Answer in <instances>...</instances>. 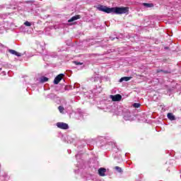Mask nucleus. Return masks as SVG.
<instances>
[{
    "label": "nucleus",
    "mask_w": 181,
    "mask_h": 181,
    "mask_svg": "<svg viewBox=\"0 0 181 181\" xmlns=\"http://www.w3.org/2000/svg\"><path fill=\"white\" fill-rule=\"evenodd\" d=\"M98 11L105 12V13H115L116 15H121L122 13H127L129 8L128 7H112L109 8L107 6L98 5Z\"/></svg>",
    "instance_id": "1"
},
{
    "label": "nucleus",
    "mask_w": 181,
    "mask_h": 181,
    "mask_svg": "<svg viewBox=\"0 0 181 181\" xmlns=\"http://www.w3.org/2000/svg\"><path fill=\"white\" fill-rule=\"evenodd\" d=\"M57 127L61 129H69V124L64 122L57 123Z\"/></svg>",
    "instance_id": "2"
},
{
    "label": "nucleus",
    "mask_w": 181,
    "mask_h": 181,
    "mask_svg": "<svg viewBox=\"0 0 181 181\" xmlns=\"http://www.w3.org/2000/svg\"><path fill=\"white\" fill-rule=\"evenodd\" d=\"M110 98L112 101H121V100H122V96L119 94H117L115 95H111Z\"/></svg>",
    "instance_id": "3"
},
{
    "label": "nucleus",
    "mask_w": 181,
    "mask_h": 181,
    "mask_svg": "<svg viewBox=\"0 0 181 181\" xmlns=\"http://www.w3.org/2000/svg\"><path fill=\"white\" fill-rule=\"evenodd\" d=\"M64 74H60L59 75H58L55 78H54V84H58L60 83V81H62V79L64 77Z\"/></svg>",
    "instance_id": "4"
},
{
    "label": "nucleus",
    "mask_w": 181,
    "mask_h": 181,
    "mask_svg": "<svg viewBox=\"0 0 181 181\" xmlns=\"http://www.w3.org/2000/svg\"><path fill=\"white\" fill-rule=\"evenodd\" d=\"M98 172L100 176H105V173L107 172V169L104 168H100L98 169Z\"/></svg>",
    "instance_id": "5"
},
{
    "label": "nucleus",
    "mask_w": 181,
    "mask_h": 181,
    "mask_svg": "<svg viewBox=\"0 0 181 181\" xmlns=\"http://www.w3.org/2000/svg\"><path fill=\"white\" fill-rule=\"evenodd\" d=\"M9 53H11V54H14L15 56H17L18 57H21V56H22V54H21L20 52H18L13 49H9Z\"/></svg>",
    "instance_id": "6"
},
{
    "label": "nucleus",
    "mask_w": 181,
    "mask_h": 181,
    "mask_svg": "<svg viewBox=\"0 0 181 181\" xmlns=\"http://www.w3.org/2000/svg\"><path fill=\"white\" fill-rule=\"evenodd\" d=\"M132 77H128V76H124L122 77L119 79V83H122V81H129Z\"/></svg>",
    "instance_id": "7"
},
{
    "label": "nucleus",
    "mask_w": 181,
    "mask_h": 181,
    "mask_svg": "<svg viewBox=\"0 0 181 181\" xmlns=\"http://www.w3.org/2000/svg\"><path fill=\"white\" fill-rule=\"evenodd\" d=\"M77 19H80V15L73 16L71 19L68 21V22H74V21H77Z\"/></svg>",
    "instance_id": "8"
},
{
    "label": "nucleus",
    "mask_w": 181,
    "mask_h": 181,
    "mask_svg": "<svg viewBox=\"0 0 181 181\" xmlns=\"http://www.w3.org/2000/svg\"><path fill=\"white\" fill-rule=\"evenodd\" d=\"M167 117L168 119H170V121H175V115H173V113H168Z\"/></svg>",
    "instance_id": "9"
},
{
    "label": "nucleus",
    "mask_w": 181,
    "mask_h": 181,
    "mask_svg": "<svg viewBox=\"0 0 181 181\" xmlns=\"http://www.w3.org/2000/svg\"><path fill=\"white\" fill-rule=\"evenodd\" d=\"M143 5L146 8H153V4L144 3Z\"/></svg>",
    "instance_id": "10"
},
{
    "label": "nucleus",
    "mask_w": 181,
    "mask_h": 181,
    "mask_svg": "<svg viewBox=\"0 0 181 181\" xmlns=\"http://www.w3.org/2000/svg\"><path fill=\"white\" fill-rule=\"evenodd\" d=\"M49 78L47 77H42L41 78V83H46V81H48Z\"/></svg>",
    "instance_id": "11"
},
{
    "label": "nucleus",
    "mask_w": 181,
    "mask_h": 181,
    "mask_svg": "<svg viewBox=\"0 0 181 181\" xmlns=\"http://www.w3.org/2000/svg\"><path fill=\"white\" fill-rule=\"evenodd\" d=\"M133 107H134V108H139L141 107V104H139V103H134L133 105Z\"/></svg>",
    "instance_id": "12"
},
{
    "label": "nucleus",
    "mask_w": 181,
    "mask_h": 181,
    "mask_svg": "<svg viewBox=\"0 0 181 181\" xmlns=\"http://www.w3.org/2000/svg\"><path fill=\"white\" fill-rule=\"evenodd\" d=\"M58 110L60 112H63L64 111V107H63V106H59Z\"/></svg>",
    "instance_id": "13"
},
{
    "label": "nucleus",
    "mask_w": 181,
    "mask_h": 181,
    "mask_svg": "<svg viewBox=\"0 0 181 181\" xmlns=\"http://www.w3.org/2000/svg\"><path fill=\"white\" fill-rule=\"evenodd\" d=\"M24 25H25V26H32V24H31L29 21H25V22L24 23Z\"/></svg>",
    "instance_id": "14"
},
{
    "label": "nucleus",
    "mask_w": 181,
    "mask_h": 181,
    "mask_svg": "<svg viewBox=\"0 0 181 181\" xmlns=\"http://www.w3.org/2000/svg\"><path fill=\"white\" fill-rule=\"evenodd\" d=\"M115 169H116V170H117V172H119V173L122 172V170L121 169V168H119L118 166H116Z\"/></svg>",
    "instance_id": "15"
}]
</instances>
